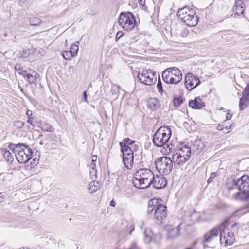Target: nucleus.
I'll return each mask as SVG.
<instances>
[{"label": "nucleus", "instance_id": "obj_1", "mask_svg": "<svg viewBox=\"0 0 249 249\" xmlns=\"http://www.w3.org/2000/svg\"><path fill=\"white\" fill-rule=\"evenodd\" d=\"M229 223L227 220L223 222L219 225L214 227L206 233L203 237L204 245L209 243L216 238L220 233V242L225 246L231 245L234 241L233 233L228 228Z\"/></svg>", "mask_w": 249, "mask_h": 249}, {"label": "nucleus", "instance_id": "obj_2", "mask_svg": "<svg viewBox=\"0 0 249 249\" xmlns=\"http://www.w3.org/2000/svg\"><path fill=\"white\" fill-rule=\"evenodd\" d=\"M172 134L171 130L168 127H160L154 133L153 137V142L157 147L166 148L161 150L164 155H167L171 152L172 147L169 144V140Z\"/></svg>", "mask_w": 249, "mask_h": 249}, {"label": "nucleus", "instance_id": "obj_3", "mask_svg": "<svg viewBox=\"0 0 249 249\" xmlns=\"http://www.w3.org/2000/svg\"><path fill=\"white\" fill-rule=\"evenodd\" d=\"M154 175L153 172L150 169H139L134 174L133 184L137 188L146 189L151 185Z\"/></svg>", "mask_w": 249, "mask_h": 249}, {"label": "nucleus", "instance_id": "obj_4", "mask_svg": "<svg viewBox=\"0 0 249 249\" xmlns=\"http://www.w3.org/2000/svg\"><path fill=\"white\" fill-rule=\"evenodd\" d=\"M167 207L163 204H159L158 200L153 199L148 203L147 214H154V218L157 223H161L167 216Z\"/></svg>", "mask_w": 249, "mask_h": 249}, {"label": "nucleus", "instance_id": "obj_5", "mask_svg": "<svg viewBox=\"0 0 249 249\" xmlns=\"http://www.w3.org/2000/svg\"><path fill=\"white\" fill-rule=\"evenodd\" d=\"M9 148L15 153L16 159L20 163H26L32 156V150L27 145L10 144Z\"/></svg>", "mask_w": 249, "mask_h": 249}, {"label": "nucleus", "instance_id": "obj_6", "mask_svg": "<svg viewBox=\"0 0 249 249\" xmlns=\"http://www.w3.org/2000/svg\"><path fill=\"white\" fill-rule=\"evenodd\" d=\"M232 186L227 185L228 189L234 188L236 187L241 192L237 193L235 196V198L242 200L246 196V193L249 192V177L247 175H243L237 180H232Z\"/></svg>", "mask_w": 249, "mask_h": 249}, {"label": "nucleus", "instance_id": "obj_7", "mask_svg": "<svg viewBox=\"0 0 249 249\" xmlns=\"http://www.w3.org/2000/svg\"><path fill=\"white\" fill-rule=\"evenodd\" d=\"M191 154V148L187 145H180L173 154V161L175 165L182 166L189 159Z\"/></svg>", "mask_w": 249, "mask_h": 249}, {"label": "nucleus", "instance_id": "obj_8", "mask_svg": "<svg viewBox=\"0 0 249 249\" xmlns=\"http://www.w3.org/2000/svg\"><path fill=\"white\" fill-rule=\"evenodd\" d=\"M178 16L182 22L188 26L193 27L196 25L198 22V18L195 11L188 7H185L179 9Z\"/></svg>", "mask_w": 249, "mask_h": 249}, {"label": "nucleus", "instance_id": "obj_9", "mask_svg": "<svg viewBox=\"0 0 249 249\" xmlns=\"http://www.w3.org/2000/svg\"><path fill=\"white\" fill-rule=\"evenodd\" d=\"M163 81L167 84H178L182 79L181 71L178 68L173 67L167 68L162 73Z\"/></svg>", "mask_w": 249, "mask_h": 249}, {"label": "nucleus", "instance_id": "obj_10", "mask_svg": "<svg viewBox=\"0 0 249 249\" xmlns=\"http://www.w3.org/2000/svg\"><path fill=\"white\" fill-rule=\"evenodd\" d=\"M173 162L168 157L159 158L155 161L156 168L160 174L168 175L172 170Z\"/></svg>", "mask_w": 249, "mask_h": 249}, {"label": "nucleus", "instance_id": "obj_11", "mask_svg": "<svg viewBox=\"0 0 249 249\" xmlns=\"http://www.w3.org/2000/svg\"><path fill=\"white\" fill-rule=\"evenodd\" d=\"M118 24L124 30L129 31L134 29L136 20L131 12H122L120 15Z\"/></svg>", "mask_w": 249, "mask_h": 249}, {"label": "nucleus", "instance_id": "obj_12", "mask_svg": "<svg viewBox=\"0 0 249 249\" xmlns=\"http://www.w3.org/2000/svg\"><path fill=\"white\" fill-rule=\"evenodd\" d=\"M129 140H125L124 142H120L121 147V151L123 153V162L125 167L128 169H131L133 167L134 155L133 152L131 151L130 149H128L126 144H128V142Z\"/></svg>", "mask_w": 249, "mask_h": 249}, {"label": "nucleus", "instance_id": "obj_13", "mask_svg": "<svg viewBox=\"0 0 249 249\" xmlns=\"http://www.w3.org/2000/svg\"><path fill=\"white\" fill-rule=\"evenodd\" d=\"M137 77L141 83L146 85H153L157 81L156 72L151 69H145L139 72Z\"/></svg>", "mask_w": 249, "mask_h": 249}, {"label": "nucleus", "instance_id": "obj_14", "mask_svg": "<svg viewBox=\"0 0 249 249\" xmlns=\"http://www.w3.org/2000/svg\"><path fill=\"white\" fill-rule=\"evenodd\" d=\"M200 84L198 77L192 73L188 72L185 75V85L186 89L192 90Z\"/></svg>", "mask_w": 249, "mask_h": 249}, {"label": "nucleus", "instance_id": "obj_15", "mask_svg": "<svg viewBox=\"0 0 249 249\" xmlns=\"http://www.w3.org/2000/svg\"><path fill=\"white\" fill-rule=\"evenodd\" d=\"M17 71L19 74L27 79L30 83H35L39 77L38 74L30 69L24 70L22 68H19Z\"/></svg>", "mask_w": 249, "mask_h": 249}, {"label": "nucleus", "instance_id": "obj_16", "mask_svg": "<svg viewBox=\"0 0 249 249\" xmlns=\"http://www.w3.org/2000/svg\"><path fill=\"white\" fill-rule=\"evenodd\" d=\"M151 184L156 189H161L166 187L167 185V180L166 178L162 175L156 176L154 175Z\"/></svg>", "mask_w": 249, "mask_h": 249}, {"label": "nucleus", "instance_id": "obj_17", "mask_svg": "<svg viewBox=\"0 0 249 249\" xmlns=\"http://www.w3.org/2000/svg\"><path fill=\"white\" fill-rule=\"evenodd\" d=\"M164 228L168 233V238L173 239L178 236L180 230L179 225L174 227L172 225H166Z\"/></svg>", "mask_w": 249, "mask_h": 249}, {"label": "nucleus", "instance_id": "obj_18", "mask_svg": "<svg viewBox=\"0 0 249 249\" xmlns=\"http://www.w3.org/2000/svg\"><path fill=\"white\" fill-rule=\"evenodd\" d=\"M188 105L193 109H199L204 107L205 105L199 97H196L194 100H190Z\"/></svg>", "mask_w": 249, "mask_h": 249}, {"label": "nucleus", "instance_id": "obj_19", "mask_svg": "<svg viewBox=\"0 0 249 249\" xmlns=\"http://www.w3.org/2000/svg\"><path fill=\"white\" fill-rule=\"evenodd\" d=\"M245 6L244 3L240 0H237L235 2L234 7L233 8V11L235 12V16H239L240 14H243L244 9H243Z\"/></svg>", "mask_w": 249, "mask_h": 249}, {"label": "nucleus", "instance_id": "obj_20", "mask_svg": "<svg viewBox=\"0 0 249 249\" xmlns=\"http://www.w3.org/2000/svg\"><path fill=\"white\" fill-rule=\"evenodd\" d=\"M147 107L152 111L157 110L160 107L159 100L156 98H150L147 101Z\"/></svg>", "mask_w": 249, "mask_h": 249}, {"label": "nucleus", "instance_id": "obj_21", "mask_svg": "<svg viewBox=\"0 0 249 249\" xmlns=\"http://www.w3.org/2000/svg\"><path fill=\"white\" fill-rule=\"evenodd\" d=\"M100 188V184L98 182L93 181L90 182L88 185V190L91 193H93L97 191Z\"/></svg>", "mask_w": 249, "mask_h": 249}, {"label": "nucleus", "instance_id": "obj_22", "mask_svg": "<svg viewBox=\"0 0 249 249\" xmlns=\"http://www.w3.org/2000/svg\"><path fill=\"white\" fill-rule=\"evenodd\" d=\"M249 104V97L243 96L240 99L239 107L240 110H243L247 107Z\"/></svg>", "mask_w": 249, "mask_h": 249}, {"label": "nucleus", "instance_id": "obj_23", "mask_svg": "<svg viewBox=\"0 0 249 249\" xmlns=\"http://www.w3.org/2000/svg\"><path fill=\"white\" fill-rule=\"evenodd\" d=\"M129 140V141L127 142L128 143H129V144H126V145H128L127 147H129L128 149H130L131 150V151L133 152H134V151H135L137 150V149L138 148V146L136 144H135L136 142L135 141L130 140L128 138H127L124 139V140L122 142H124L125 140Z\"/></svg>", "mask_w": 249, "mask_h": 249}, {"label": "nucleus", "instance_id": "obj_24", "mask_svg": "<svg viewBox=\"0 0 249 249\" xmlns=\"http://www.w3.org/2000/svg\"><path fill=\"white\" fill-rule=\"evenodd\" d=\"M144 240L146 243H150L153 238V233L150 229H146L144 231Z\"/></svg>", "mask_w": 249, "mask_h": 249}, {"label": "nucleus", "instance_id": "obj_25", "mask_svg": "<svg viewBox=\"0 0 249 249\" xmlns=\"http://www.w3.org/2000/svg\"><path fill=\"white\" fill-rule=\"evenodd\" d=\"M2 154L4 158L9 162H12L13 161L14 158L11 153L7 149L2 150Z\"/></svg>", "mask_w": 249, "mask_h": 249}, {"label": "nucleus", "instance_id": "obj_26", "mask_svg": "<svg viewBox=\"0 0 249 249\" xmlns=\"http://www.w3.org/2000/svg\"><path fill=\"white\" fill-rule=\"evenodd\" d=\"M78 49L79 47L78 45L73 44L71 45L69 52L71 53V57H75L77 56Z\"/></svg>", "mask_w": 249, "mask_h": 249}, {"label": "nucleus", "instance_id": "obj_27", "mask_svg": "<svg viewBox=\"0 0 249 249\" xmlns=\"http://www.w3.org/2000/svg\"><path fill=\"white\" fill-rule=\"evenodd\" d=\"M41 129L42 131L45 132H53L54 131V128L48 123H43L41 124Z\"/></svg>", "mask_w": 249, "mask_h": 249}, {"label": "nucleus", "instance_id": "obj_28", "mask_svg": "<svg viewBox=\"0 0 249 249\" xmlns=\"http://www.w3.org/2000/svg\"><path fill=\"white\" fill-rule=\"evenodd\" d=\"M29 22L31 26H37L42 22V21L37 17H32L29 19Z\"/></svg>", "mask_w": 249, "mask_h": 249}, {"label": "nucleus", "instance_id": "obj_29", "mask_svg": "<svg viewBox=\"0 0 249 249\" xmlns=\"http://www.w3.org/2000/svg\"><path fill=\"white\" fill-rule=\"evenodd\" d=\"M188 29L185 27H181L179 31V35L183 37H185L188 34Z\"/></svg>", "mask_w": 249, "mask_h": 249}, {"label": "nucleus", "instance_id": "obj_30", "mask_svg": "<svg viewBox=\"0 0 249 249\" xmlns=\"http://www.w3.org/2000/svg\"><path fill=\"white\" fill-rule=\"evenodd\" d=\"M183 103V99L181 97L175 98L173 100V104L175 107H178Z\"/></svg>", "mask_w": 249, "mask_h": 249}, {"label": "nucleus", "instance_id": "obj_31", "mask_svg": "<svg viewBox=\"0 0 249 249\" xmlns=\"http://www.w3.org/2000/svg\"><path fill=\"white\" fill-rule=\"evenodd\" d=\"M97 160V156H96V155H94L92 157V163L91 164V167H92V171H90V174L91 173H96V170H94V167H95V162Z\"/></svg>", "mask_w": 249, "mask_h": 249}, {"label": "nucleus", "instance_id": "obj_32", "mask_svg": "<svg viewBox=\"0 0 249 249\" xmlns=\"http://www.w3.org/2000/svg\"><path fill=\"white\" fill-rule=\"evenodd\" d=\"M13 125L17 129H21L24 125V123L21 121H15Z\"/></svg>", "mask_w": 249, "mask_h": 249}, {"label": "nucleus", "instance_id": "obj_33", "mask_svg": "<svg viewBox=\"0 0 249 249\" xmlns=\"http://www.w3.org/2000/svg\"><path fill=\"white\" fill-rule=\"evenodd\" d=\"M6 175L7 174L4 173L0 174V186H3L5 184V182L6 181L5 178Z\"/></svg>", "mask_w": 249, "mask_h": 249}, {"label": "nucleus", "instance_id": "obj_34", "mask_svg": "<svg viewBox=\"0 0 249 249\" xmlns=\"http://www.w3.org/2000/svg\"><path fill=\"white\" fill-rule=\"evenodd\" d=\"M63 58L65 60H69L70 59L71 53L69 51H63L61 53Z\"/></svg>", "mask_w": 249, "mask_h": 249}, {"label": "nucleus", "instance_id": "obj_35", "mask_svg": "<svg viewBox=\"0 0 249 249\" xmlns=\"http://www.w3.org/2000/svg\"><path fill=\"white\" fill-rule=\"evenodd\" d=\"M157 87L158 89V90L160 93H162L163 92V88L162 86L161 82L160 80H159L158 82V83L157 84Z\"/></svg>", "mask_w": 249, "mask_h": 249}, {"label": "nucleus", "instance_id": "obj_36", "mask_svg": "<svg viewBox=\"0 0 249 249\" xmlns=\"http://www.w3.org/2000/svg\"><path fill=\"white\" fill-rule=\"evenodd\" d=\"M243 96L249 97V83L247 85L243 92Z\"/></svg>", "mask_w": 249, "mask_h": 249}, {"label": "nucleus", "instance_id": "obj_37", "mask_svg": "<svg viewBox=\"0 0 249 249\" xmlns=\"http://www.w3.org/2000/svg\"><path fill=\"white\" fill-rule=\"evenodd\" d=\"M217 176V174L216 173H211L210 175V176L209 178L208 179V183H210L213 181V179Z\"/></svg>", "mask_w": 249, "mask_h": 249}, {"label": "nucleus", "instance_id": "obj_38", "mask_svg": "<svg viewBox=\"0 0 249 249\" xmlns=\"http://www.w3.org/2000/svg\"><path fill=\"white\" fill-rule=\"evenodd\" d=\"M27 122L31 124V126H28V129L30 130L34 129L35 125L33 124L32 121L30 117L28 118V119L27 121Z\"/></svg>", "mask_w": 249, "mask_h": 249}, {"label": "nucleus", "instance_id": "obj_39", "mask_svg": "<svg viewBox=\"0 0 249 249\" xmlns=\"http://www.w3.org/2000/svg\"><path fill=\"white\" fill-rule=\"evenodd\" d=\"M123 32L122 31H118L116 35V39L117 41L119 39H120L123 36Z\"/></svg>", "mask_w": 249, "mask_h": 249}, {"label": "nucleus", "instance_id": "obj_40", "mask_svg": "<svg viewBox=\"0 0 249 249\" xmlns=\"http://www.w3.org/2000/svg\"><path fill=\"white\" fill-rule=\"evenodd\" d=\"M129 228L130 229V231H129V234H131L132 232H133V231L134 230V226L133 224H131L130 226H129Z\"/></svg>", "mask_w": 249, "mask_h": 249}, {"label": "nucleus", "instance_id": "obj_41", "mask_svg": "<svg viewBox=\"0 0 249 249\" xmlns=\"http://www.w3.org/2000/svg\"><path fill=\"white\" fill-rule=\"evenodd\" d=\"M145 3V0H139V4L142 6H144Z\"/></svg>", "mask_w": 249, "mask_h": 249}, {"label": "nucleus", "instance_id": "obj_42", "mask_svg": "<svg viewBox=\"0 0 249 249\" xmlns=\"http://www.w3.org/2000/svg\"><path fill=\"white\" fill-rule=\"evenodd\" d=\"M110 206L114 207L116 205V203L113 199H112L109 203Z\"/></svg>", "mask_w": 249, "mask_h": 249}, {"label": "nucleus", "instance_id": "obj_43", "mask_svg": "<svg viewBox=\"0 0 249 249\" xmlns=\"http://www.w3.org/2000/svg\"><path fill=\"white\" fill-rule=\"evenodd\" d=\"M26 115L29 117L32 115V111L30 110H28L26 112Z\"/></svg>", "mask_w": 249, "mask_h": 249}, {"label": "nucleus", "instance_id": "obj_44", "mask_svg": "<svg viewBox=\"0 0 249 249\" xmlns=\"http://www.w3.org/2000/svg\"><path fill=\"white\" fill-rule=\"evenodd\" d=\"M232 117V114H231L230 113L228 112L226 114V119L227 120L231 119Z\"/></svg>", "mask_w": 249, "mask_h": 249}, {"label": "nucleus", "instance_id": "obj_45", "mask_svg": "<svg viewBox=\"0 0 249 249\" xmlns=\"http://www.w3.org/2000/svg\"><path fill=\"white\" fill-rule=\"evenodd\" d=\"M83 96H84V100L85 102H87V93L86 91H84L83 93Z\"/></svg>", "mask_w": 249, "mask_h": 249}, {"label": "nucleus", "instance_id": "obj_46", "mask_svg": "<svg viewBox=\"0 0 249 249\" xmlns=\"http://www.w3.org/2000/svg\"><path fill=\"white\" fill-rule=\"evenodd\" d=\"M217 129L220 131V130H222L223 129H224V127H223V125H218L217 126Z\"/></svg>", "mask_w": 249, "mask_h": 249}, {"label": "nucleus", "instance_id": "obj_47", "mask_svg": "<svg viewBox=\"0 0 249 249\" xmlns=\"http://www.w3.org/2000/svg\"><path fill=\"white\" fill-rule=\"evenodd\" d=\"M231 126H232V124H230V125H229L228 126H227L225 127V129L228 130H230L231 128Z\"/></svg>", "mask_w": 249, "mask_h": 249}, {"label": "nucleus", "instance_id": "obj_48", "mask_svg": "<svg viewBox=\"0 0 249 249\" xmlns=\"http://www.w3.org/2000/svg\"><path fill=\"white\" fill-rule=\"evenodd\" d=\"M201 144H202V145L201 146V147L200 148H198V150H202L204 148L203 144L202 143H201Z\"/></svg>", "mask_w": 249, "mask_h": 249}, {"label": "nucleus", "instance_id": "obj_49", "mask_svg": "<svg viewBox=\"0 0 249 249\" xmlns=\"http://www.w3.org/2000/svg\"><path fill=\"white\" fill-rule=\"evenodd\" d=\"M3 36L4 38H6L8 36L7 34L6 33H4Z\"/></svg>", "mask_w": 249, "mask_h": 249}, {"label": "nucleus", "instance_id": "obj_50", "mask_svg": "<svg viewBox=\"0 0 249 249\" xmlns=\"http://www.w3.org/2000/svg\"><path fill=\"white\" fill-rule=\"evenodd\" d=\"M185 249H195L194 246H193L192 247L187 248Z\"/></svg>", "mask_w": 249, "mask_h": 249}, {"label": "nucleus", "instance_id": "obj_51", "mask_svg": "<svg viewBox=\"0 0 249 249\" xmlns=\"http://www.w3.org/2000/svg\"><path fill=\"white\" fill-rule=\"evenodd\" d=\"M200 143H201V142L200 141H197V142H196V143H198V146H199V144H200Z\"/></svg>", "mask_w": 249, "mask_h": 249}, {"label": "nucleus", "instance_id": "obj_52", "mask_svg": "<svg viewBox=\"0 0 249 249\" xmlns=\"http://www.w3.org/2000/svg\"><path fill=\"white\" fill-rule=\"evenodd\" d=\"M236 224H237L236 223H235L234 224H233L232 225V227H233L234 226H236Z\"/></svg>", "mask_w": 249, "mask_h": 249}, {"label": "nucleus", "instance_id": "obj_53", "mask_svg": "<svg viewBox=\"0 0 249 249\" xmlns=\"http://www.w3.org/2000/svg\"><path fill=\"white\" fill-rule=\"evenodd\" d=\"M18 65H17L16 66V67H15V69H16V70H17V69L18 68Z\"/></svg>", "mask_w": 249, "mask_h": 249}, {"label": "nucleus", "instance_id": "obj_54", "mask_svg": "<svg viewBox=\"0 0 249 249\" xmlns=\"http://www.w3.org/2000/svg\"><path fill=\"white\" fill-rule=\"evenodd\" d=\"M1 187V186H0V187Z\"/></svg>", "mask_w": 249, "mask_h": 249}]
</instances>
